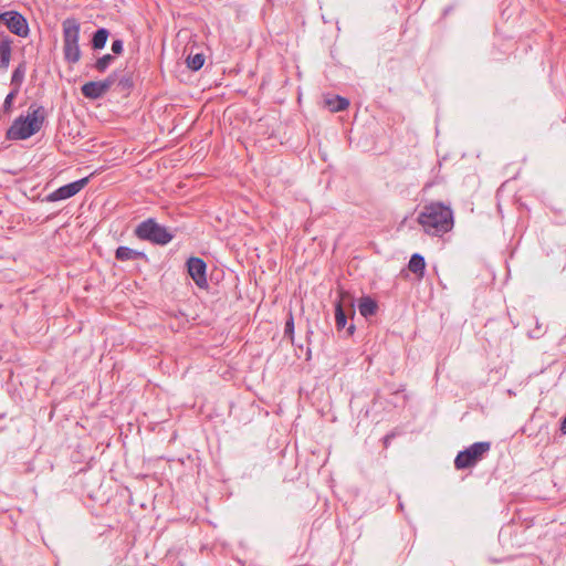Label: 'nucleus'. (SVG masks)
<instances>
[{
  "mask_svg": "<svg viewBox=\"0 0 566 566\" xmlns=\"http://www.w3.org/2000/svg\"><path fill=\"white\" fill-rule=\"evenodd\" d=\"M417 221L427 234L440 237L452 230L453 211L443 202H430L422 207Z\"/></svg>",
  "mask_w": 566,
  "mask_h": 566,
  "instance_id": "nucleus-1",
  "label": "nucleus"
},
{
  "mask_svg": "<svg viewBox=\"0 0 566 566\" xmlns=\"http://www.w3.org/2000/svg\"><path fill=\"white\" fill-rule=\"evenodd\" d=\"M46 118L43 106L31 104L27 116H19L8 128L6 137L9 140H24L33 136L42 128Z\"/></svg>",
  "mask_w": 566,
  "mask_h": 566,
  "instance_id": "nucleus-2",
  "label": "nucleus"
},
{
  "mask_svg": "<svg viewBox=\"0 0 566 566\" xmlns=\"http://www.w3.org/2000/svg\"><path fill=\"white\" fill-rule=\"evenodd\" d=\"M81 23L75 18L62 22L63 55L69 64H76L82 56L80 48Z\"/></svg>",
  "mask_w": 566,
  "mask_h": 566,
  "instance_id": "nucleus-3",
  "label": "nucleus"
},
{
  "mask_svg": "<svg viewBox=\"0 0 566 566\" xmlns=\"http://www.w3.org/2000/svg\"><path fill=\"white\" fill-rule=\"evenodd\" d=\"M134 235L139 240L157 245H166L174 239V234L166 227L160 226L154 218L142 221L135 228Z\"/></svg>",
  "mask_w": 566,
  "mask_h": 566,
  "instance_id": "nucleus-4",
  "label": "nucleus"
},
{
  "mask_svg": "<svg viewBox=\"0 0 566 566\" xmlns=\"http://www.w3.org/2000/svg\"><path fill=\"white\" fill-rule=\"evenodd\" d=\"M491 442L481 441L471 444L460 451L454 459V467L458 470H464L474 467L490 451Z\"/></svg>",
  "mask_w": 566,
  "mask_h": 566,
  "instance_id": "nucleus-5",
  "label": "nucleus"
},
{
  "mask_svg": "<svg viewBox=\"0 0 566 566\" xmlns=\"http://www.w3.org/2000/svg\"><path fill=\"white\" fill-rule=\"evenodd\" d=\"M3 24H6L11 33L20 38L29 35L30 29L27 19L15 10L3 12Z\"/></svg>",
  "mask_w": 566,
  "mask_h": 566,
  "instance_id": "nucleus-6",
  "label": "nucleus"
},
{
  "mask_svg": "<svg viewBox=\"0 0 566 566\" xmlns=\"http://www.w3.org/2000/svg\"><path fill=\"white\" fill-rule=\"evenodd\" d=\"M88 180L90 177H84L76 181L64 185L54 190L53 192L49 193L46 200L50 202H54L69 199L78 193L88 184Z\"/></svg>",
  "mask_w": 566,
  "mask_h": 566,
  "instance_id": "nucleus-7",
  "label": "nucleus"
},
{
  "mask_svg": "<svg viewBox=\"0 0 566 566\" xmlns=\"http://www.w3.org/2000/svg\"><path fill=\"white\" fill-rule=\"evenodd\" d=\"M187 268L189 275L199 287L207 285V264L202 259L196 256L189 258L187 261Z\"/></svg>",
  "mask_w": 566,
  "mask_h": 566,
  "instance_id": "nucleus-8",
  "label": "nucleus"
},
{
  "mask_svg": "<svg viewBox=\"0 0 566 566\" xmlns=\"http://www.w3.org/2000/svg\"><path fill=\"white\" fill-rule=\"evenodd\" d=\"M115 259L120 262L134 260H148V256L143 251L134 250L129 247L120 245L115 251Z\"/></svg>",
  "mask_w": 566,
  "mask_h": 566,
  "instance_id": "nucleus-9",
  "label": "nucleus"
},
{
  "mask_svg": "<svg viewBox=\"0 0 566 566\" xmlns=\"http://www.w3.org/2000/svg\"><path fill=\"white\" fill-rule=\"evenodd\" d=\"M12 39L4 34L0 33V69L7 70L10 60H11V53H12Z\"/></svg>",
  "mask_w": 566,
  "mask_h": 566,
  "instance_id": "nucleus-10",
  "label": "nucleus"
},
{
  "mask_svg": "<svg viewBox=\"0 0 566 566\" xmlns=\"http://www.w3.org/2000/svg\"><path fill=\"white\" fill-rule=\"evenodd\" d=\"M81 92L84 97L90 98V99H98L106 94L101 81L86 82L85 84L82 85Z\"/></svg>",
  "mask_w": 566,
  "mask_h": 566,
  "instance_id": "nucleus-11",
  "label": "nucleus"
},
{
  "mask_svg": "<svg viewBox=\"0 0 566 566\" xmlns=\"http://www.w3.org/2000/svg\"><path fill=\"white\" fill-rule=\"evenodd\" d=\"M358 311L365 318L376 315L378 311V303L370 296H363L358 300Z\"/></svg>",
  "mask_w": 566,
  "mask_h": 566,
  "instance_id": "nucleus-12",
  "label": "nucleus"
},
{
  "mask_svg": "<svg viewBox=\"0 0 566 566\" xmlns=\"http://www.w3.org/2000/svg\"><path fill=\"white\" fill-rule=\"evenodd\" d=\"M346 292H340V298L335 304V324L337 331H342L346 327L347 324V315L343 307V297L346 295Z\"/></svg>",
  "mask_w": 566,
  "mask_h": 566,
  "instance_id": "nucleus-13",
  "label": "nucleus"
},
{
  "mask_svg": "<svg viewBox=\"0 0 566 566\" xmlns=\"http://www.w3.org/2000/svg\"><path fill=\"white\" fill-rule=\"evenodd\" d=\"M109 31L106 28L97 29L91 39V46L94 51H99L105 48L107 39L109 36Z\"/></svg>",
  "mask_w": 566,
  "mask_h": 566,
  "instance_id": "nucleus-14",
  "label": "nucleus"
},
{
  "mask_svg": "<svg viewBox=\"0 0 566 566\" xmlns=\"http://www.w3.org/2000/svg\"><path fill=\"white\" fill-rule=\"evenodd\" d=\"M408 269L417 276L422 277L426 269L424 258L419 253L412 254L408 263Z\"/></svg>",
  "mask_w": 566,
  "mask_h": 566,
  "instance_id": "nucleus-15",
  "label": "nucleus"
},
{
  "mask_svg": "<svg viewBox=\"0 0 566 566\" xmlns=\"http://www.w3.org/2000/svg\"><path fill=\"white\" fill-rule=\"evenodd\" d=\"M325 104L331 112H342L345 111L349 106V101L343 96L335 95L332 97H327L325 99Z\"/></svg>",
  "mask_w": 566,
  "mask_h": 566,
  "instance_id": "nucleus-16",
  "label": "nucleus"
},
{
  "mask_svg": "<svg viewBox=\"0 0 566 566\" xmlns=\"http://www.w3.org/2000/svg\"><path fill=\"white\" fill-rule=\"evenodd\" d=\"M25 72H27V64L23 61L12 72L10 84L13 90H18L20 92L21 85L24 81Z\"/></svg>",
  "mask_w": 566,
  "mask_h": 566,
  "instance_id": "nucleus-17",
  "label": "nucleus"
},
{
  "mask_svg": "<svg viewBox=\"0 0 566 566\" xmlns=\"http://www.w3.org/2000/svg\"><path fill=\"white\" fill-rule=\"evenodd\" d=\"M206 57L202 53H189L186 59L187 67L193 72L199 71L205 64Z\"/></svg>",
  "mask_w": 566,
  "mask_h": 566,
  "instance_id": "nucleus-18",
  "label": "nucleus"
},
{
  "mask_svg": "<svg viewBox=\"0 0 566 566\" xmlns=\"http://www.w3.org/2000/svg\"><path fill=\"white\" fill-rule=\"evenodd\" d=\"M115 61V56L112 54H105L101 57H98L95 63L92 65L94 70H96L99 73H104L111 64Z\"/></svg>",
  "mask_w": 566,
  "mask_h": 566,
  "instance_id": "nucleus-19",
  "label": "nucleus"
},
{
  "mask_svg": "<svg viewBox=\"0 0 566 566\" xmlns=\"http://www.w3.org/2000/svg\"><path fill=\"white\" fill-rule=\"evenodd\" d=\"M19 94L18 90H11L9 94L6 96L4 102L2 104V112L4 114H9L12 111L13 101Z\"/></svg>",
  "mask_w": 566,
  "mask_h": 566,
  "instance_id": "nucleus-20",
  "label": "nucleus"
},
{
  "mask_svg": "<svg viewBox=\"0 0 566 566\" xmlns=\"http://www.w3.org/2000/svg\"><path fill=\"white\" fill-rule=\"evenodd\" d=\"M117 86L120 91L129 92L134 87V82L130 75H124L120 78L117 77Z\"/></svg>",
  "mask_w": 566,
  "mask_h": 566,
  "instance_id": "nucleus-21",
  "label": "nucleus"
},
{
  "mask_svg": "<svg viewBox=\"0 0 566 566\" xmlns=\"http://www.w3.org/2000/svg\"><path fill=\"white\" fill-rule=\"evenodd\" d=\"M117 82V72H112L105 80L101 81L104 91L107 93L109 88Z\"/></svg>",
  "mask_w": 566,
  "mask_h": 566,
  "instance_id": "nucleus-22",
  "label": "nucleus"
},
{
  "mask_svg": "<svg viewBox=\"0 0 566 566\" xmlns=\"http://www.w3.org/2000/svg\"><path fill=\"white\" fill-rule=\"evenodd\" d=\"M124 51V42L120 39H116L112 43V52L116 55H120Z\"/></svg>",
  "mask_w": 566,
  "mask_h": 566,
  "instance_id": "nucleus-23",
  "label": "nucleus"
},
{
  "mask_svg": "<svg viewBox=\"0 0 566 566\" xmlns=\"http://www.w3.org/2000/svg\"><path fill=\"white\" fill-rule=\"evenodd\" d=\"M293 332H294V322H293V317L290 316L286 321H285V337L286 336H290L291 339H293Z\"/></svg>",
  "mask_w": 566,
  "mask_h": 566,
  "instance_id": "nucleus-24",
  "label": "nucleus"
},
{
  "mask_svg": "<svg viewBox=\"0 0 566 566\" xmlns=\"http://www.w3.org/2000/svg\"><path fill=\"white\" fill-rule=\"evenodd\" d=\"M396 437L395 432L387 433L382 439L384 448H388L390 446L391 440Z\"/></svg>",
  "mask_w": 566,
  "mask_h": 566,
  "instance_id": "nucleus-25",
  "label": "nucleus"
},
{
  "mask_svg": "<svg viewBox=\"0 0 566 566\" xmlns=\"http://www.w3.org/2000/svg\"><path fill=\"white\" fill-rule=\"evenodd\" d=\"M559 430L563 434H566V416L563 418V420L560 421V427H559Z\"/></svg>",
  "mask_w": 566,
  "mask_h": 566,
  "instance_id": "nucleus-26",
  "label": "nucleus"
},
{
  "mask_svg": "<svg viewBox=\"0 0 566 566\" xmlns=\"http://www.w3.org/2000/svg\"><path fill=\"white\" fill-rule=\"evenodd\" d=\"M355 332V325L354 324H350L347 328H346V335L347 336H352Z\"/></svg>",
  "mask_w": 566,
  "mask_h": 566,
  "instance_id": "nucleus-27",
  "label": "nucleus"
}]
</instances>
